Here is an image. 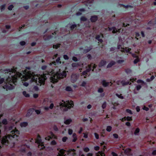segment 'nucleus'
I'll return each instance as SVG.
<instances>
[{"label": "nucleus", "mask_w": 156, "mask_h": 156, "mask_svg": "<svg viewBox=\"0 0 156 156\" xmlns=\"http://www.w3.org/2000/svg\"><path fill=\"white\" fill-rule=\"evenodd\" d=\"M66 75L67 74L65 71H63L62 73L57 72L55 73L54 70L51 69L49 71H46L43 72V75L38 79L39 82L41 85L44 84L47 77L50 76L51 82L55 83L58 81V80L66 77Z\"/></svg>", "instance_id": "f257e3e1"}, {"label": "nucleus", "mask_w": 156, "mask_h": 156, "mask_svg": "<svg viewBox=\"0 0 156 156\" xmlns=\"http://www.w3.org/2000/svg\"><path fill=\"white\" fill-rule=\"evenodd\" d=\"M30 68L29 67H26V69L23 71H22V73L16 72V71L12 69H7L5 70V73L11 75V73L12 74H15L17 76V77L19 79H20L24 81H27L28 79H30L33 76V73L30 70Z\"/></svg>", "instance_id": "f03ea898"}, {"label": "nucleus", "mask_w": 156, "mask_h": 156, "mask_svg": "<svg viewBox=\"0 0 156 156\" xmlns=\"http://www.w3.org/2000/svg\"><path fill=\"white\" fill-rule=\"evenodd\" d=\"M11 76V77L9 76L6 80V83L4 85L3 88L5 89L6 90H12L13 89L14 86L13 84L16 85V83L17 82L18 79H19L15 74Z\"/></svg>", "instance_id": "7ed1b4c3"}, {"label": "nucleus", "mask_w": 156, "mask_h": 156, "mask_svg": "<svg viewBox=\"0 0 156 156\" xmlns=\"http://www.w3.org/2000/svg\"><path fill=\"white\" fill-rule=\"evenodd\" d=\"M61 106L67 108L68 109H70L71 108L73 107L74 106L73 102L72 101H68L67 102H64V103H61L60 104Z\"/></svg>", "instance_id": "20e7f679"}, {"label": "nucleus", "mask_w": 156, "mask_h": 156, "mask_svg": "<svg viewBox=\"0 0 156 156\" xmlns=\"http://www.w3.org/2000/svg\"><path fill=\"white\" fill-rule=\"evenodd\" d=\"M108 28L109 31H111L112 30V32L113 34L116 33L117 32H122L123 30V29L122 28H120L117 30L115 27H108Z\"/></svg>", "instance_id": "39448f33"}, {"label": "nucleus", "mask_w": 156, "mask_h": 156, "mask_svg": "<svg viewBox=\"0 0 156 156\" xmlns=\"http://www.w3.org/2000/svg\"><path fill=\"white\" fill-rule=\"evenodd\" d=\"M110 83H111V85L112 84V83L111 82H107L106 80H102L101 82V83L102 84V85L105 87L108 86Z\"/></svg>", "instance_id": "423d86ee"}, {"label": "nucleus", "mask_w": 156, "mask_h": 156, "mask_svg": "<svg viewBox=\"0 0 156 156\" xmlns=\"http://www.w3.org/2000/svg\"><path fill=\"white\" fill-rule=\"evenodd\" d=\"M34 110L35 109L34 108H30L28 109L26 115L27 116H30L32 114L33 112L34 111Z\"/></svg>", "instance_id": "0eeeda50"}, {"label": "nucleus", "mask_w": 156, "mask_h": 156, "mask_svg": "<svg viewBox=\"0 0 156 156\" xmlns=\"http://www.w3.org/2000/svg\"><path fill=\"white\" fill-rule=\"evenodd\" d=\"M90 20L92 23L96 22L98 20V16L96 15L91 16L90 18Z\"/></svg>", "instance_id": "6e6552de"}, {"label": "nucleus", "mask_w": 156, "mask_h": 156, "mask_svg": "<svg viewBox=\"0 0 156 156\" xmlns=\"http://www.w3.org/2000/svg\"><path fill=\"white\" fill-rule=\"evenodd\" d=\"M106 63L107 62L106 61L103 60H101L99 64V66L100 67H101L105 65Z\"/></svg>", "instance_id": "1a4fd4ad"}, {"label": "nucleus", "mask_w": 156, "mask_h": 156, "mask_svg": "<svg viewBox=\"0 0 156 156\" xmlns=\"http://www.w3.org/2000/svg\"><path fill=\"white\" fill-rule=\"evenodd\" d=\"M65 151L66 150L63 149H61L59 151V153H58V156H63L65 154Z\"/></svg>", "instance_id": "9d476101"}, {"label": "nucleus", "mask_w": 156, "mask_h": 156, "mask_svg": "<svg viewBox=\"0 0 156 156\" xmlns=\"http://www.w3.org/2000/svg\"><path fill=\"white\" fill-rule=\"evenodd\" d=\"M115 62L114 61H112L109 63L107 66V68H110L112 67L113 66L115 65Z\"/></svg>", "instance_id": "9b49d317"}, {"label": "nucleus", "mask_w": 156, "mask_h": 156, "mask_svg": "<svg viewBox=\"0 0 156 156\" xmlns=\"http://www.w3.org/2000/svg\"><path fill=\"white\" fill-rule=\"evenodd\" d=\"M72 120L71 119H69L65 120L64 123L66 125H69L72 122Z\"/></svg>", "instance_id": "f8f14e48"}, {"label": "nucleus", "mask_w": 156, "mask_h": 156, "mask_svg": "<svg viewBox=\"0 0 156 156\" xmlns=\"http://www.w3.org/2000/svg\"><path fill=\"white\" fill-rule=\"evenodd\" d=\"M92 49V48L91 47H89L87 49H83V53H86L88 52H89Z\"/></svg>", "instance_id": "ddd939ff"}, {"label": "nucleus", "mask_w": 156, "mask_h": 156, "mask_svg": "<svg viewBox=\"0 0 156 156\" xmlns=\"http://www.w3.org/2000/svg\"><path fill=\"white\" fill-rule=\"evenodd\" d=\"M73 139L72 140V142H75L77 139V137L76 136V134L75 133H74L73 135Z\"/></svg>", "instance_id": "4468645a"}, {"label": "nucleus", "mask_w": 156, "mask_h": 156, "mask_svg": "<svg viewBox=\"0 0 156 156\" xmlns=\"http://www.w3.org/2000/svg\"><path fill=\"white\" fill-rule=\"evenodd\" d=\"M92 69L91 65H88V68L85 71L87 73H89Z\"/></svg>", "instance_id": "2eb2a0df"}, {"label": "nucleus", "mask_w": 156, "mask_h": 156, "mask_svg": "<svg viewBox=\"0 0 156 156\" xmlns=\"http://www.w3.org/2000/svg\"><path fill=\"white\" fill-rule=\"evenodd\" d=\"M121 83L123 86H125L128 84H130L129 82H126L124 80L122 81L121 82Z\"/></svg>", "instance_id": "dca6fc26"}, {"label": "nucleus", "mask_w": 156, "mask_h": 156, "mask_svg": "<svg viewBox=\"0 0 156 156\" xmlns=\"http://www.w3.org/2000/svg\"><path fill=\"white\" fill-rule=\"evenodd\" d=\"M28 125V123L26 122H23L21 123L20 126L21 127H25Z\"/></svg>", "instance_id": "f3484780"}, {"label": "nucleus", "mask_w": 156, "mask_h": 156, "mask_svg": "<svg viewBox=\"0 0 156 156\" xmlns=\"http://www.w3.org/2000/svg\"><path fill=\"white\" fill-rule=\"evenodd\" d=\"M52 128L55 131L57 132L58 131V128L57 126L55 124H54L52 126Z\"/></svg>", "instance_id": "a211bd4d"}, {"label": "nucleus", "mask_w": 156, "mask_h": 156, "mask_svg": "<svg viewBox=\"0 0 156 156\" xmlns=\"http://www.w3.org/2000/svg\"><path fill=\"white\" fill-rule=\"evenodd\" d=\"M156 24V22L154 21L153 20L149 21L148 23V25L149 26H151L154 24Z\"/></svg>", "instance_id": "6ab92c4d"}, {"label": "nucleus", "mask_w": 156, "mask_h": 156, "mask_svg": "<svg viewBox=\"0 0 156 156\" xmlns=\"http://www.w3.org/2000/svg\"><path fill=\"white\" fill-rule=\"evenodd\" d=\"M123 50H124L127 53H128L130 54H132V53L130 52V51L131 50V49L130 48H127L126 47Z\"/></svg>", "instance_id": "aec40b11"}, {"label": "nucleus", "mask_w": 156, "mask_h": 156, "mask_svg": "<svg viewBox=\"0 0 156 156\" xmlns=\"http://www.w3.org/2000/svg\"><path fill=\"white\" fill-rule=\"evenodd\" d=\"M60 45L61 44H54L53 46V48H54L57 49L58 48L60 47Z\"/></svg>", "instance_id": "412c9836"}, {"label": "nucleus", "mask_w": 156, "mask_h": 156, "mask_svg": "<svg viewBox=\"0 0 156 156\" xmlns=\"http://www.w3.org/2000/svg\"><path fill=\"white\" fill-rule=\"evenodd\" d=\"M125 72L127 74H128L132 72V70L129 68H127L125 69Z\"/></svg>", "instance_id": "4be33fe9"}, {"label": "nucleus", "mask_w": 156, "mask_h": 156, "mask_svg": "<svg viewBox=\"0 0 156 156\" xmlns=\"http://www.w3.org/2000/svg\"><path fill=\"white\" fill-rule=\"evenodd\" d=\"M53 35H48L47 37L45 39V40L48 41L50 40V39L53 38Z\"/></svg>", "instance_id": "5701e85b"}, {"label": "nucleus", "mask_w": 156, "mask_h": 156, "mask_svg": "<svg viewBox=\"0 0 156 156\" xmlns=\"http://www.w3.org/2000/svg\"><path fill=\"white\" fill-rule=\"evenodd\" d=\"M136 38L137 40H138V38H140V35L138 32H135Z\"/></svg>", "instance_id": "b1692460"}, {"label": "nucleus", "mask_w": 156, "mask_h": 156, "mask_svg": "<svg viewBox=\"0 0 156 156\" xmlns=\"http://www.w3.org/2000/svg\"><path fill=\"white\" fill-rule=\"evenodd\" d=\"M23 94L26 97L28 98L30 97L29 94L27 93L26 91H23Z\"/></svg>", "instance_id": "393cba45"}, {"label": "nucleus", "mask_w": 156, "mask_h": 156, "mask_svg": "<svg viewBox=\"0 0 156 156\" xmlns=\"http://www.w3.org/2000/svg\"><path fill=\"white\" fill-rule=\"evenodd\" d=\"M104 37L103 35L102 34H101L100 35H98L96 37V39L97 40L99 38H100L101 37L103 38Z\"/></svg>", "instance_id": "a878e982"}, {"label": "nucleus", "mask_w": 156, "mask_h": 156, "mask_svg": "<svg viewBox=\"0 0 156 156\" xmlns=\"http://www.w3.org/2000/svg\"><path fill=\"white\" fill-rule=\"evenodd\" d=\"M66 90L67 91H72V89L71 87L70 86H67L66 88Z\"/></svg>", "instance_id": "bb28decb"}, {"label": "nucleus", "mask_w": 156, "mask_h": 156, "mask_svg": "<svg viewBox=\"0 0 156 156\" xmlns=\"http://www.w3.org/2000/svg\"><path fill=\"white\" fill-rule=\"evenodd\" d=\"M79 66V64L78 63H73L72 64V66L73 67H77Z\"/></svg>", "instance_id": "cd10ccee"}, {"label": "nucleus", "mask_w": 156, "mask_h": 156, "mask_svg": "<svg viewBox=\"0 0 156 156\" xmlns=\"http://www.w3.org/2000/svg\"><path fill=\"white\" fill-rule=\"evenodd\" d=\"M112 127L111 126H108L107 127L106 130L108 132H110L112 130Z\"/></svg>", "instance_id": "c85d7f7f"}, {"label": "nucleus", "mask_w": 156, "mask_h": 156, "mask_svg": "<svg viewBox=\"0 0 156 156\" xmlns=\"http://www.w3.org/2000/svg\"><path fill=\"white\" fill-rule=\"evenodd\" d=\"M6 4H4L2 5H1L0 6L1 7V11L4 10L5 8Z\"/></svg>", "instance_id": "c756f323"}, {"label": "nucleus", "mask_w": 156, "mask_h": 156, "mask_svg": "<svg viewBox=\"0 0 156 156\" xmlns=\"http://www.w3.org/2000/svg\"><path fill=\"white\" fill-rule=\"evenodd\" d=\"M77 27V25L76 24L72 25L70 27V29L71 30H73L75 28Z\"/></svg>", "instance_id": "7c9ffc66"}, {"label": "nucleus", "mask_w": 156, "mask_h": 156, "mask_svg": "<svg viewBox=\"0 0 156 156\" xmlns=\"http://www.w3.org/2000/svg\"><path fill=\"white\" fill-rule=\"evenodd\" d=\"M37 142L38 143H40L41 142V137L39 135H38L37 139Z\"/></svg>", "instance_id": "2f4dec72"}, {"label": "nucleus", "mask_w": 156, "mask_h": 156, "mask_svg": "<svg viewBox=\"0 0 156 156\" xmlns=\"http://www.w3.org/2000/svg\"><path fill=\"white\" fill-rule=\"evenodd\" d=\"M90 65H91L92 68H93L92 71H93L94 70V69H95L97 67V65L95 64H94L93 63H91Z\"/></svg>", "instance_id": "473e14b6"}, {"label": "nucleus", "mask_w": 156, "mask_h": 156, "mask_svg": "<svg viewBox=\"0 0 156 156\" xmlns=\"http://www.w3.org/2000/svg\"><path fill=\"white\" fill-rule=\"evenodd\" d=\"M121 5L123 7H125L126 8H128L129 7H130V8L132 7V6L130 5H124L122 4H121Z\"/></svg>", "instance_id": "72a5a7b5"}, {"label": "nucleus", "mask_w": 156, "mask_h": 156, "mask_svg": "<svg viewBox=\"0 0 156 156\" xmlns=\"http://www.w3.org/2000/svg\"><path fill=\"white\" fill-rule=\"evenodd\" d=\"M140 131V130L139 128H136L134 132V134L135 135H136L137 133H139Z\"/></svg>", "instance_id": "f704fd0d"}, {"label": "nucleus", "mask_w": 156, "mask_h": 156, "mask_svg": "<svg viewBox=\"0 0 156 156\" xmlns=\"http://www.w3.org/2000/svg\"><path fill=\"white\" fill-rule=\"evenodd\" d=\"M80 20L81 21H86L87 20V19L85 16H82L80 18Z\"/></svg>", "instance_id": "c9c22d12"}, {"label": "nucleus", "mask_w": 156, "mask_h": 156, "mask_svg": "<svg viewBox=\"0 0 156 156\" xmlns=\"http://www.w3.org/2000/svg\"><path fill=\"white\" fill-rule=\"evenodd\" d=\"M126 120L127 121H131L132 120V117L127 116L126 117Z\"/></svg>", "instance_id": "e433bc0d"}, {"label": "nucleus", "mask_w": 156, "mask_h": 156, "mask_svg": "<svg viewBox=\"0 0 156 156\" xmlns=\"http://www.w3.org/2000/svg\"><path fill=\"white\" fill-rule=\"evenodd\" d=\"M115 95L119 98L122 99H123L124 98L123 96H122L121 94L119 95V94L117 93L115 94Z\"/></svg>", "instance_id": "4c0bfd02"}, {"label": "nucleus", "mask_w": 156, "mask_h": 156, "mask_svg": "<svg viewBox=\"0 0 156 156\" xmlns=\"http://www.w3.org/2000/svg\"><path fill=\"white\" fill-rule=\"evenodd\" d=\"M2 123L4 125H6L8 122L6 119H3L2 121Z\"/></svg>", "instance_id": "58836bf2"}, {"label": "nucleus", "mask_w": 156, "mask_h": 156, "mask_svg": "<svg viewBox=\"0 0 156 156\" xmlns=\"http://www.w3.org/2000/svg\"><path fill=\"white\" fill-rule=\"evenodd\" d=\"M76 151V150L74 149H70L68 150V152L69 153H71L72 152H75Z\"/></svg>", "instance_id": "ea45409f"}, {"label": "nucleus", "mask_w": 156, "mask_h": 156, "mask_svg": "<svg viewBox=\"0 0 156 156\" xmlns=\"http://www.w3.org/2000/svg\"><path fill=\"white\" fill-rule=\"evenodd\" d=\"M126 112L129 113V114H130L131 115H132L133 114V112H132V111L129 109H127L126 110Z\"/></svg>", "instance_id": "a19ab883"}, {"label": "nucleus", "mask_w": 156, "mask_h": 156, "mask_svg": "<svg viewBox=\"0 0 156 156\" xmlns=\"http://www.w3.org/2000/svg\"><path fill=\"white\" fill-rule=\"evenodd\" d=\"M14 6L12 5H9L8 7V9L9 10H11L13 8Z\"/></svg>", "instance_id": "79ce46f5"}, {"label": "nucleus", "mask_w": 156, "mask_h": 156, "mask_svg": "<svg viewBox=\"0 0 156 156\" xmlns=\"http://www.w3.org/2000/svg\"><path fill=\"white\" fill-rule=\"evenodd\" d=\"M107 105V104L106 102H104L102 105V107L103 109H105Z\"/></svg>", "instance_id": "37998d69"}, {"label": "nucleus", "mask_w": 156, "mask_h": 156, "mask_svg": "<svg viewBox=\"0 0 156 156\" xmlns=\"http://www.w3.org/2000/svg\"><path fill=\"white\" fill-rule=\"evenodd\" d=\"M82 74L83 76H84V78H86L87 73L85 70L82 73Z\"/></svg>", "instance_id": "c03bdc74"}, {"label": "nucleus", "mask_w": 156, "mask_h": 156, "mask_svg": "<svg viewBox=\"0 0 156 156\" xmlns=\"http://www.w3.org/2000/svg\"><path fill=\"white\" fill-rule=\"evenodd\" d=\"M89 151H90V149L88 147H85L83 149V151L84 152H89Z\"/></svg>", "instance_id": "a18cd8bd"}, {"label": "nucleus", "mask_w": 156, "mask_h": 156, "mask_svg": "<svg viewBox=\"0 0 156 156\" xmlns=\"http://www.w3.org/2000/svg\"><path fill=\"white\" fill-rule=\"evenodd\" d=\"M68 139V137L66 136H64L62 138V141L64 142H66Z\"/></svg>", "instance_id": "49530a36"}, {"label": "nucleus", "mask_w": 156, "mask_h": 156, "mask_svg": "<svg viewBox=\"0 0 156 156\" xmlns=\"http://www.w3.org/2000/svg\"><path fill=\"white\" fill-rule=\"evenodd\" d=\"M104 91L103 89L102 88H100L98 90V92L100 93H102Z\"/></svg>", "instance_id": "de8ad7c7"}, {"label": "nucleus", "mask_w": 156, "mask_h": 156, "mask_svg": "<svg viewBox=\"0 0 156 156\" xmlns=\"http://www.w3.org/2000/svg\"><path fill=\"white\" fill-rule=\"evenodd\" d=\"M56 61L57 63H59L61 64V62L60 61V57H58L56 60Z\"/></svg>", "instance_id": "09e8293b"}, {"label": "nucleus", "mask_w": 156, "mask_h": 156, "mask_svg": "<svg viewBox=\"0 0 156 156\" xmlns=\"http://www.w3.org/2000/svg\"><path fill=\"white\" fill-rule=\"evenodd\" d=\"M139 59L138 58H137L134 60L133 62L135 64L138 63V62H139Z\"/></svg>", "instance_id": "8fccbe9b"}, {"label": "nucleus", "mask_w": 156, "mask_h": 156, "mask_svg": "<svg viewBox=\"0 0 156 156\" xmlns=\"http://www.w3.org/2000/svg\"><path fill=\"white\" fill-rule=\"evenodd\" d=\"M94 135L95 136V138L97 139H98L99 138V135L96 133H94Z\"/></svg>", "instance_id": "3c124183"}, {"label": "nucleus", "mask_w": 156, "mask_h": 156, "mask_svg": "<svg viewBox=\"0 0 156 156\" xmlns=\"http://www.w3.org/2000/svg\"><path fill=\"white\" fill-rule=\"evenodd\" d=\"M141 86L140 85H138L136 87V90H139L141 88Z\"/></svg>", "instance_id": "603ef678"}, {"label": "nucleus", "mask_w": 156, "mask_h": 156, "mask_svg": "<svg viewBox=\"0 0 156 156\" xmlns=\"http://www.w3.org/2000/svg\"><path fill=\"white\" fill-rule=\"evenodd\" d=\"M137 82L138 83H144V81L143 80H140V79L138 80L137 81Z\"/></svg>", "instance_id": "864d4df0"}, {"label": "nucleus", "mask_w": 156, "mask_h": 156, "mask_svg": "<svg viewBox=\"0 0 156 156\" xmlns=\"http://www.w3.org/2000/svg\"><path fill=\"white\" fill-rule=\"evenodd\" d=\"M56 144V142L54 140H52L51 142V144L52 145H55Z\"/></svg>", "instance_id": "5fc2aeb1"}, {"label": "nucleus", "mask_w": 156, "mask_h": 156, "mask_svg": "<svg viewBox=\"0 0 156 156\" xmlns=\"http://www.w3.org/2000/svg\"><path fill=\"white\" fill-rule=\"evenodd\" d=\"M72 60L74 62H76L78 61L77 57L75 56H73L72 58Z\"/></svg>", "instance_id": "6e6d98bb"}, {"label": "nucleus", "mask_w": 156, "mask_h": 156, "mask_svg": "<svg viewBox=\"0 0 156 156\" xmlns=\"http://www.w3.org/2000/svg\"><path fill=\"white\" fill-rule=\"evenodd\" d=\"M63 58L65 60H68L69 59V57L67 55H63Z\"/></svg>", "instance_id": "4d7b16f0"}, {"label": "nucleus", "mask_w": 156, "mask_h": 156, "mask_svg": "<svg viewBox=\"0 0 156 156\" xmlns=\"http://www.w3.org/2000/svg\"><path fill=\"white\" fill-rule=\"evenodd\" d=\"M124 62V61L123 60H119L117 61V62L119 64H121Z\"/></svg>", "instance_id": "13d9d810"}, {"label": "nucleus", "mask_w": 156, "mask_h": 156, "mask_svg": "<svg viewBox=\"0 0 156 156\" xmlns=\"http://www.w3.org/2000/svg\"><path fill=\"white\" fill-rule=\"evenodd\" d=\"M20 44L21 45L23 46L26 44V42L24 41H22L20 42Z\"/></svg>", "instance_id": "bf43d9fd"}, {"label": "nucleus", "mask_w": 156, "mask_h": 156, "mask_svg": "<svg viewBox=\"0 0 156 156\" xmlns=\"http://www.w3.org/2000/svg\"><path fill=\"white\" fill-rule=\"evenodd\" d=\"M73 132V130L71 129H68V133L69 135H71Z\"/></svg>", "instance_id": "052dcab7"}, {"label": "nucleus", "mask_w": 156, "mask_h": 156, "mask_svg": "<svg viewBox=\"0 0 156 156\" xmlns=\"http://www.w3.org/2000/svg\"><path fill=\"white\" fill-rule=\"evenodd\" d=\"M94 150L95 151H98L100 149V147L98 146H95L94 148Z\"/></svg>", "instance_id": "680f3d73"}, {"label": "nucleus", "mask_w": 156, "mask_h": 156, "mask_svg": "<svg viewBox=\"0 0 156 156\" xmlns=\"http://www.w3.org/2000/svg\"><path fill=\"white\" fill-rule=\"evenodd\" d=\"M47 67V66L46 65H44L42 66L41 68L43 70H44L46 69Z\"/></svg>", "instance_id": "e2e57ef3"}, {"label": "nucleus", "mask_w": 156, "mask_h": 156, "mask_svg": "<svg viewBox=\"0 0 156 156\" xmlns=\"http://www.w3.org/2000/svg\"><path fill=\"white\" fill-rule=\"evenodd\" d=\"M98 153L100 154V156H105V154L104 153L99 151Z\"/></svg>", "instance_id": "0e129e2a"}, {"label": "nucleus", "mask_w": 156, "mask_h": 156, "mask_svg": "<svg viewBox=\"0 0 156 156\" xmlns=\"http://www.w3.org/2000/svg\"><path fill=\"white\" fill-rule=\"evenodd\" d=\"M142 109H143V110H145V111H148V110L149 109V108L148 107H146L145 106H144V107H143Z\"/></svg>", "instance_id": "69168bd1"}, {"label": "nucleus", "mask_w": 156, "mask_h": 156, "mask_svg": "<svg viewBox=\"0 0 156 156\" xmlns=\"http://www.w3.org/2000/svg\"><path fill=\"white\" fill-rule=\"evenodd\" d=\"M113 135L114 137L115 138L117 139L118 138V137H119L118 135L116 133L113 134Z\"/></svg>", "instance_id": "338daca9"}, {"label": "nucleus", "mask_w": 156, "mask_h": 156, "mask_svg": "<svg viewBox=\"0 0 156 156\" xmlns=\"http://www.w3.org/2000/svg\"><path fill=\"white\" fill-rule=\"evenodd\" d=\"M86 84V83L85 81H83L81 84V86L82 87H84Z\"/></svg>", "instance_id": "774afa93"}]
</instances>
